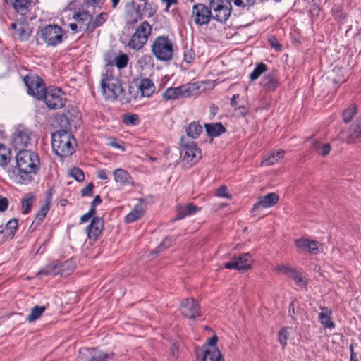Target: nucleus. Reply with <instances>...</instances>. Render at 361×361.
Wrapping results in <instances>:
<instances>
[{
    "label": "nucleus",
    "mask_w": 361,
    "mask_h": 361,
    "mask_svg": "<svg viewBox=\"0 0 361 361\" xmlns=\"http://www.w3.org/2000/svg\"><path fill=\"white\" fill-rule=\"evenodd\" d=\"M102 94L106 100L121 102L126 101L125 90L119 78L118 71L112 63L105 66L100 80Z\"/></svg>",
    "instance_id": "f257e3e1"
},
{
    "label": "nucleus",
    "mask_w": 361,
    "mask_h": 361,
    "mask_svg": "<svg viewBox=\"0 0 361 361\" xmlns=\"http://www.w3.org/2000/svg\"><path fill=\"white\" fill-rule=\"evenodd\" d=\"M16 174L19 183H27L32 180V175L36 173L39 166V159L37 154L30 150H20L16 156Z\"/></svg>",
    "instance_id": "f03ea898"
},
{
    "label": "nucleus",
    "mask_w": 361,
    "mask_h": 361,
    "mask_svg": "<svg viewBox=\"0 0 361 361\" xmlns=\"http://www.w3.org/2000/svg\"><path fill=\"white\" fill-rule=\"evenodd\" d=\"M74 137L66 130H59L51 135V146L55 154L60 157H66L74 152Z\"/></svg>",
    "instance_id": "7ed1b4c3"
},
{
    "label": "nucleus",
    "mask_w": 361,
    "mask_h": 361,
    "mask_svg": "<svg viewBox=\"0 0 361 361\" xmlns=\"http://www.w3.org/2000/svg\"><path fill=\"white\" fill-rule=\"evenodd\" d=\"M173 44L166 36H159L151 45V51L158 61H170L173 54Z\"/></svg>",
    "instance_id": "20e7f679"
},
{
    "label": "nucleus",
    "mask_w": 361,
    "mask_h": 361,
    "mask_svg": "<svg viewBox=\"0 0 361 361\" xmlns=\"http://www.w3.org/2000/svg\"><path fill=\"white\" fill-rule=\"evenodd\" d=\"M152 29L151 25L147 21L142 22L135 29L127 43V46L135 51L140 50L146 44L152 33Z\"/></svg>",
    "instance_id": "39448f33"
},
{
    "label": "nucleus",
    "mask_w": 361,
    "mask_h": 361,
    "mask_svg": "<svg viewBox=\"0 0 361 361\" xmlns=\"http://www.w3.org/2000/svg\"><path fill=\"white\" fill-rule=\"evenodd\" d=\"M231 0H209L212 20L221 24L226 23L231 14Z\"/></svg>",
    "instance_id": "423d86ee"
},
{
    "label": "nucleus",
    "mask_w": 361,
    "mask_h": 361,
    "mask_svg": "<svg viewBox=\"0 0 361 361\" xmlns=\"http://www.w3.org/2000/svg\"><path fill=\"white\" fill-rule=\"evenodd\" d=\"M199 87L196 83H187L176 87H169L162 94L166 100H175L189 97L197 92Z\"/></svg>",
    "instance_id": "0eeeda50"
},
{
    "label": "nucleus",
    "mask_w": 361,
    "mask_h": 361,
    "mask_svg": "<svg viewBox=\"0 0 361 361\" xmlns=\"http://www.w3.org/2000/svg\"><path fill=\"white\" fill-rule=\"evenodd\" d=\"M64 32L56 25H48L40 30V37L47 46L56 47L63 40Z\"/></svg>",
    "instance_id": "6e6552de"
},
{
    "label": "nucleus",
    "mask_w": 361,
    "mask_h": 361,
    "mask_svg": "<svg viewBox=\"0 0 361 361\" xmlns=\"http://www.w3.org/2000/svg\"><path fill=\"white\" fill-rule=\"evenodd\" d=\"M42 100L49 109H59L65 106L66 98L61 88L49 87L45 91Z\"/></svg>",
    "instance_id": "1a4fd4ad"
},
{
    "label": "nucleus",
    "mask_w": 361,
    "mask_h": 361,
    "mask_svg": "<svg viewBox=\"0 0 361 361\" xmlns=\"http://www.w3.org/2000/svg\"><path fill=\"white\" fill-rule=\"evenodd\" d=\"M27 93L37 100H42L47 90L44 80L37 75H27L24 77Z\"/></svg>",
    "instance_id": "9d476101"
},
{
    "label": "nucleus",
    "mask_w": 361,
    "mask_h": 361,
    "mask_svg": "<svg viewBox=\"0 0 361 361\" xmlns=\"http://www.w3.org/2000/svg\"><path fill=\"white\" fill-rule=\"evenodd\" d=\"M212 11L208 6L202 3L195 4L192 7L191 17L194 23L198 26L208 25L212 20Z\"/></svg>",
    "instance_id": "9b49d317"
},
{
    "label": "nucleus",
    "mask_w": 361,
    "mask_h": 361,
    "mask_svg": "<svg viewBox=\"0 0 361 361\" xmlns=\"http://www.w3.org/2000/svg\"><path fill=\"white\" fill-rule=\"evenodd\" d=\"M180 145L184 152L183 160L191 164H196L202 157L201 149L192 141H185L182 137L180 139Z\"/></svg>",
    "instance_id": "f8f14e48"
},
{
    "label": "nucleus",
    "mask_w": 361,
    "mask_h": 361,
    "mask_svg": "<svg viewBox=\"0 0 361 361\" xmlns=\"http://www.w3.org/2000/svg\"><path fill=\"white\" fill-rule=\"evenodd\" d=\"M250 262L251 255L247 252L233 257L231 261L225 263L224 267L228 269L247 270L251 268Z\"/></svg>",
    "instance_id": "ddd939ff"
},
{
    "label": "nucleus",
    "mask_w": 361,
    "mask_h": 361,
    "mask_svg": "<svg viewBox=\"0 0 361 361\" xmlns=\"http://www.w3.org/2000/svg\"><path fill=\"white\" fill-rule=\"evenodd\" d=\"M180 311L186 318L194 319L200 316V308L198 302L193 298H186L181 302Z\"/></svg>",
    "instance_id": "4468645a"
},
{
    "label": "nucleus",
    "mask_w": 361,
    "mask_h": 361,
    "mask_svg": "<svg viewBox=\"0 0 361 361\" xmlns=\"http://www.w3.org/2000/svg\"><path fill=\"white\" fill-rule=\"evenodd\" d=\"M80 355L82 359L87 361H106L107 359L112 358L114 353H106L95 348H83L80 350Z\"/></svg>",
    "instance_id": "2eb2a0df"
},
{
    "label": "nucleus",
    "mask_w": 361,
    "mask_h": 361,
    "mask_svg": "<svg viewBox=\"0 0 361 361\" xmlns=\"http://www.w3.org/2000/svg\"><path fill=\"white\" fill-rule=\"evenodd\" d=\"M142 18L140 6L132 1L126 6L125 20L126 25H131L137 23Z\"/></svg>",
    "instance_id": "dca6fc26"
},
{
    "label": "nucleus",
    "mask_w": 361,
    "mask_h": 361,
    "mask_svg": "<svg viewBox=\"0 0 361 361\" xmlns=\"http://www.w3.org/2000/svg\"><path fill=\"white\" fill-rule=\"evenodd\" d=\"M104 228V221L101 217H93L90 224L87 227L86 232L90 240H97Z\"/></svg>",
    "instance_id": "f3484780"
},
{
    "label": "nucleus",
    "mask_w": 361,
    "mask_h": 361,
    "mask_svg": "<svg viewBox=\"0 0 361 361\" xmlns=\"http://www.w3.org/2000/svg\"><path fill=\"white\" fill-rule=\"evenodd\" d=\"M279 200V196L275 192H270L258 198L253 205L252 210L255 211L259 208H269L274 206Z\"/></svg>",
    "instance_id": "a211bd4d"
},
{
    "label": "nucleus",
    "mask_w": 361,
    "mask_h": 361,
    "mask_svg": "<svg viewBox=\"0 0 361 361\" xmlns=\"http://www.w3.org/2000/svg\"><path fill=\"white\" fill-rule=\"evenodd\" d=\"M92 18V13H90L87 10L85 9H79L78 11L75 12L73 16V19L78 23L79 29L80 31L88 33V30L84 28L83 27H87L89 22Z\"/></svg>",
    "instance_id": "6ab92c4d"
},
{
    "label": "nucleus",
    "mask_w": 361,
    "mask_h": 361,
    "mask_svg": "<svg viewBox=\"0 0 361 361\" xmlns=\"http://www.w3.org/2000/svg\"><path fill=\"white\" fill-rule=\"evenodd\" d=\"M30 142V132L27 130H18L14 135L13 144L16 149L25 150Z\"/></svg>",
    "instance_id": "aec40b11"
},
{
    "label": "nucleus",
    "mask_w": 361,
    "mask_h": 361,
    "mask_svg": "<svg viewBox=\"0 0 361 361\" xmlns=\"http://www.w3.org/2000/svg\"><path fill=\"white\" fill-rule=\"evenodd\" d=\"M11 28L16 31L15 35L22 41L28 39L31 34L29 24L25 21L14 22Z\"/></svg>",
    "instance_id": "412c9836"
},
{
    "label": "nucleus",
    "mask_w": 361,
    "mask_h": 361,
    "mask_svg": "<svg viewBox=\"0 0 361 361\" xmlns=\"http://www.w3.org/2000/svg\"><path fill=\"white\" fill-rule=\"evenodd\" d=\"M319 243L307 238H298L295 240V245L301 251L316 254L319 250Z\"/></svg>",
    "instance_id": "4be33fe9"
},
{
    "label": "nucleus",
    "mask_w": 361,
    "mask_h": 361,
    "mask_svg": "<svg viewBox=\"0 0 361 361\" xmlns=\"http://www.w3.org/2000/svg\"><path fill=\"white\" fill-rule=\"evenodd\" d=\"M200 210V207L192 203H188L186 205H178L177 207V216L173 219V221L180 220L188 216L196 214Z\"/></svg>",
    "instance_id": "5701e85b"
},
{
    "label": "nucleus",
    "mask_w": 361,
    "mask_h": 361,
    "mask_svg": "<svg viewBox=\"0 0 361 361\" xmlns=\"http://www.w3.org/2000/svg\"><path fill=\"white\" fill-rule=\"evenodd\" d=\"M52 197L51 190H49L46 192V196L44 198V203L41 207L40 209L36 214L35 217V221L37 224H41L44 221L46 215L47 214L49 209L50 204Z\"/></svg>",
    "instance_id": "b1692460"
},
{
    "label": "nucleus",
    "mask_w": 361,
    "mask_h": 361,
    "mask_svg": "<svg viewBox=\"0 0 361 361\" xmlns=\"http://www.w3.org/2000/svg\"><path fill=\"white\" fill-rule=\"evenodd\" d=\"M204 128L208 137H216L226 133L225 126L220 122L205 123Z\"/></svg>",
    "instance_id": "393cba45"
},
{
    "label": "nucleus",
    "mask_w": 361,
    "mask_h": 361,
    "mask_svg": "<svg viewBox=\"0 0 361 361\" xmlns=\"http://www.w3.org/2000/svg\"><path fill=\"white\" fill-rule=\"evenodd\" d=\"M109 14L106 12H102L97 15L94 18L92 17L90 22H89L87 27H83L88 30V33L92 32L97 27L102 26L107 20Z\"/></svg>",
    "instance_id": "a878e982"
},
{
    "label": "nucleus",
    "mask_w": 361,
    "mask_h": 361,
    "mask_svg": "<svg viewBox=\"0 0 361 361\" xmlns=\"http://www.w3.org/2000/svg\"><path fill=\"white\" fill-rule=\"evenodd\" d=\"M263 87L266 91L273 92L278 87V78L276 75V72L273 71L269 73L267 75H265L263 78Z\"/></svg>",
    "instance_id": "bb28decb"
},
{
    "label": "nucleus",
    "mask_w": 361,
    "mask_h": 361,
    "mask_svg": "<svg viewBox=\"0 0 361 361\" xmlns=\"http://www.w3.org/2000/svg\"><path fill=\"white\" fill-rule=\"evenodd\" d=\"M139 89L144 97H150L155 91V85L149 78H144L140 81Z\"/></svg>",
    "instance_id": "cd10ccee"
},
{
    "label": "nucleus",
    "mask_w": 361,
    "mask_h": 361,
    "mask_svg": "<svg viewBox=\"0 0 361 361\" xmlns=\"http://www.w3.org/2000/svg\"><path fill=\"white\" fill-rule=\"evenodd\" d=\"M202 130V127L198 121H192L185 127L186 135L192 139L198 138Z\"/></svg>",
    "instance_id": "c85d7f7f"
},
{
    "label": "nucleus",
    "mask_w": 361,
    "mask_h": 361,
    "mask_svg": "<svg viewBox=\"0 0 361 361\" xmlns=\"http://www.w3.org/2000/svg\"><path fill=\"white\" fill-rule=\"evenodd\" d=\"M7 4L13 5L15 10L21 15L26 14L31 4L28 0H6Z\"/></svg>",
    "instance_id": "c756f323"
},
{
    "label": "nucleus",
    "mask_w": 361,
    "mask_h": 361,
    "mask_svg": "<svg viewBox=\"0 0 361 361\" xmlns=\"http://www.w3.org/2000/svg\"><path fill=\"white\" fill-rule=\"evenodd\" d=\"M113 174L115 181L121 185H128L131 183L132 177L130 174L124 169H117Z\"/></svg>",
    "instance_id": "7c9ffc66"
},
{
    "label": "nucleus",
    "mask_w": 361,
    "mask_h": 361,
    "mask_svg": "<svg viewBox=\"0 0 361 361\" xmlns=\"http://www.w3.org/2000/svg\"><path fill=\"white\" fill-rule=\"evenodd\" d=\"M64 264H52L47 266L45 269L41 270L38 274L43 275H58L62 274L63 267H64Z\"/></svg>",
    "instance_id": "2f4dec72"
},
{
    "label": "nucleus",
    "mask_w": 361,
    "mask_h": 361,
    "mask_svg": "<svg viewBox=\"0 0 361 361\" xmlns=\"http://www.w3.org/2000/svg\"><path fill=\"white\" fill-rule=\"evenodd\" d=\"M323 312L319 314V319L324 328L333 329L335 324L331 319V311L327 308H324Z\"/></svg>",
    "instance_id": "473e14b6"
},
{
    "label": "nucleus",
    "mask_w": 361,
    "mask_h": 361,
    "mask_svg": "<svg viewBox=\"0 0 361 361\" xmlns=\"http://www.w3.org/2000/svg\"><path fill=\"white\" fill-rule=\"evenodd\" d=\"M144 215V211L141 204H137L133 209L126 215V222L132 223L140 219Z\"/></svg>",
    "instance_id": "72a5a7b5"
},
{
    "label": "nucleus",
    "mask_w": 361,
    "mask_h": 361,
    "mask_svg": "<svg viewBox=\"0 0 361 361\" xmlns=\"http://www.w3.org/2000/svg\"><path fill=\"white\" fill-rule=\"evenodd\" d=\"M18 220L17 219H12L9 221L7 222L5 227L2 228L0 226V233H4V232H8L7 235L11 238H13L15 235V233L17 231L18 228Z\"/></svg>",
    "instance_id": "f704fd0d"
},
{
    "label": "nucleus",
    "mask_w": 361,
    "mask_h": 361,
    "mask_svg": "<svg viewBox=\"0 0 361 361\" xmlns=\"http://www.w3.org/2000/svg\"><path fill=\"white\" fill-rule=\"evenodd\" d=\"M220 351L216 348H208L204 353L203 361H220Z\"/></svg>",
    "instance_id": "c9c22d12"
},
{
    "label": "nucleus",
    "mask_w": 361,
    "mask_h": 361,
    "mask_svg": "<svg viewBox=\"0 0 361 361\" xmlns=\"http://www.w3.org/2000/svg\"><path fill=\"white\" fill-rule=\"evenodd\" d=\"M46 310L44 306L36 305L30 310V313L27 316V321L32 322L39 319L43 312Z\"/></svg>",
    "instance_id": "e433bc0d"
},
{
    "label": "nucleus",
    "mask_w": 361,
    "mask_h": 361,
    "mask_svg": "<svg viewBox=\"0 0 361 361\" xmlns=\"http://www.w3.org/2000/svg\"><path fill=\"white\" fill-rule=\"evenodd\" d=\"M11 158L10 149L3 144H0V166H6Z\"/></svg>",
    "instance_id": "4c0bfd02"
},
{
    "label": "nucleus",
    "mask_w": 361,
    "mask_h": 361,
    "mask_svg": "<svg viewBox=\"0 0 361 361\" xmlns=\"http://www.w3.org/2000/svg\"><path fill=\"white\" fill-rule=\"evenodd\" d=\"M34 196L32 194H27L21 200L22 213L27 214L31 211L33 204Z\"/></svg>",
    "instance_id": "58836bf2"
},
{
    "label": "nucleus",
    "mask_w": 361,
    "mask_h": 361,
    "mask_svg": "<svg viewBox=\"0 0 361 361\" xmlns=\"http://www.w3.org/2000/svg\"><path fill=\"white\" fill-rule=\"evenodd\" d=\"M267 71V66L264 63H258L253 71L250 74V79L252 81L258 79L260 75Z\"/></svg>",
    "instance_id": "ea45409f"
},
{
    "label": "nucleus",
    "mask_w": 361,
    "mask_h": 361,
    "mask_svg": "<svg viewBox=\"0 0 361 361\" xmlns=\"http://www.w3.org/2000/svg\"><path fill=\"white\" fill-rule=\"evenodd\" d=\"M122 122L126 125L136 126L140 123L139 116L131 113L124 114L122 116Z\"/></svg>",
    "instance_id": "a19ab883"
},
{
    "label": "nucleus",
    "mask_w": 361,
    "mask_h": 361,
    "mask_svg": "<svg viewBox=\"0 0 361 361\" xmlns=\"http://www.w3.org/2000/svg\"><path fill=\"white\" fill-rule=\"evenodd\" d=\"M313 147L317 153L322 157H325L329 154L331 149L330 144L326 143L321 145L317 141H314L313 142Z\"/></svg>",
    "instance_id": "79ce46f5"
},
{
    "label": "nucleus",
    "mask_w": 361,
    "mask_h": 361,
    "mask_svg": "<svg viewBox=\"0 0 361 361\" xmlns=\"http://www.w3.org/2000/svg\"><path fill=\"white\" fill-rule=\"evenodd\" d=\"M357 112V106H350L343 112V119L345 123H349Z\"/></svg>",
    "instance_id": "37998d69"
},
{
    "label": "nucleus",
    "mask_w": 361,
    "mask_h": 361,
    "mask_svg": "<svg viewBox=\"0 0 361 361\" xmlns=\"http://www.w3.org/2000/svg\"><path fill=\"white\" fill-rule=\"evenodd\" d=\"M104 4V0H84L83 5L87 8H92L93 12L96 8L102 9Z\"/></svg>",
    "instance_id": "c03bdc74"
},
{
    "label": "nucleus",
    "mask_w": 361,
    "mask_h": 361,
    "mask_svg": "<svg viewBox=\"0 0 361 361\" xmlns=\"http://www.w3.org/2000/svg\"><path fill=\"white\" fill-rule=\"evenodd\" d=\"M288 327H283L278 332V341L283 348H284L287 345V341L289 336L288 333Z\"/></svg>",
    "instance_id": "a18cd8bd"
},
{
    "label": "nucleus",
    "mask_w": 361,
    "mask_h": 361,
    "mask_svg": "<svg viewBox=\"0 0 361 361\" xmlns=\"http://www.w3.org/2000/svg\"><path fill=\"white\" fill-rule=\"evenodd\" d=\"M128 62V56L125 54H121L115 59L116 69L119 71L120 69L125 68Z\"/></svg>",
    "instance_id": "49530a36"
},
{
    "label": "nucleus",
    "mask_w": 361,
    "mask_h": 361,
    "mask_svg": "<svg viewBox=\"0 0 361 361\" xmlns=\"http://www.w3.org/2000/svg\"><path fill=\"white\" fill-rule=\"evenodd\" d=\"M70 176L78 182H82L85 180V174L83 171L78 167L71 169L70 171Z\"/></svg>",
    "instance_id": "de8ad7c7"
},
{
    "label": "nucleus",
    "mask_w": 361,
    "mask_h": 361,
    "mask_svg": "<svg viewBox=\"0 0 361 361\" xmlns=\"http://www.w3.org/2000/svg\"><path fill=\"white\" fill-rule=\"evenodd\" d=\"M293 269L294 267H292L289 265L281 264L275 268V271L281 272L286 276H288L289 274H291V271H293Z\"/></svg>",
    "instance_id": "09e8293b"
},
{
    "label": "nucleus",
    "mask_w": 361,
    "mask_h": 361,
    "mask_svg": "<svg viewBox=\"0 0 361 361\" xmlns=\"http://www.w3.org/2000/svg\"><path fill=\"white\" fill-rule=\"evenodd\" d=\"M59 126L63 128L62 130H66L68 131L71 128V123L68 118L65 115H61L59 117Z\"/></svg>",
    "instance_id": "8fccbe9b"
},
{
    "label": "nucleus",
    "mask_w": 361,
    "mask_h": 361,
    "mask_svg": "<svg viewBox=\"0 0 361 361\" xmlns=\"http://www.w3.org/2000/svg\"><path fill=\"white\" fill-rule=\"evenodd\" d=\"M195 51L192 49H186L184 51V54H183L184 61L187 63H192L195 59Z\"/></svg>",
    "instance_id": "3c124183"
},
{
    "label": "nucleus",
    "mask_w": 361,
    "mask_h": 361,
    "mask_svg": "<svg viewBox=\"0 0 361 361\" xmlns=\"http://www.w3.org/2000/svg\"><path fill=\"white\" fill-rule=\"evenodd\" d=\"M216 195L219 197H231V195L228 193V189L225 185H221L217 189L216 191Z\"/></svg>",
    "instance_id": "603ef678"
},
{
    "label": "nucleus",
    "mask_w": 361,
    "mask_h": 361,
    "mask_svg": "<svg viewBox=\"0 0 361 361\" xmlns=\"http://www.w3.org/2000/svg\"><path fill=\"white\" fill-rule=\"evenodd\" d=\"M278 161V158L276 157L275 154L273 152L270 156L262 161V164L264 166H271L274 165Z\"/></svg>",
    "instance_id": "864d4df0"
},
{
    "label": "nucleus",
    "mask_w": 361,
    "mask_h": 361,
    "mask_svg": "<svg viewBox=\"0 0 361 361\" xmlns=\"http://www.w3.org/2000/svg\"><path fill=\"white\" fill-rule=\"evenodd\" d=\"M94 187V184L92 183H90L85 188H84L81 190V195L82 196H92Z\"/></svg>",
    "instance_id": "5fc2aeb1"
},
{
    "label": "nucleus",
    "mask_w": 361,
    "mask_h": 361,
    "mask_svg": "<svg viewBox=\"0 0 361 361\" xmlns=\"http://www.w3.org/2000/svg\"><path fill=\"white\" fill-rule=\"evenodd\" d=\"M235 111L238 114V115L242 117L246 116L250 112L249 109L245 106H239L235 107Z\"/></svg>",
    "instance_id": "6e6d98bb"
},
{
    "label": "nucleus",
    "mask_w": 361,
    "mask_h": 361,
    "mask_svg": "<svg viewBox=\"0 0 361 361\" xmlns=\"http://www.w3.org/2000/svg\"><path fill=\"white\" fill-rule=\"evenodd\" d=\"M295 282L300 287H305L307 286V283L306 279L304 278L300 273H299V274L296 277Z\"/></svg>",
    "instance_id": "4d7b16f0"
},
{
    "label": "nucleus",
    "mask_w": 361,
    "mask_h": 361,
    "mask_svg": "<svg viewBox=\"0 0 361 361\" xmlns=\"http://www.w3.org/2000/svg\"><path fill=\"white\" fill-rule=\"evenodd\" d=\"M140 63H144L145 65H151L153 66V59L152 57L149 54L144 55L140 59Z\"/></svg>",
    "instance_id": "13d9d810"
},
{
    "label": "nucleus",
    "mask_w": 361,
    "mask_h": 361,
    "mask_svg": "<svg viewBox=\"0 0 361 361\" xmlns=\"http://www.w3.org/2000/svg\"><path fill=\"white\" fill-rule=\"evenodd\" d=\"M352 135L357 138H361V119L358 121L356 126L353 129Z\"/></svg>",
    "instance_id": "bf43d9fd"
},
{
    "label": "nucleus",
    "mask_w": 361,
    "mask_h": 361,
    "mask_svg": "<svg viewBox=\"0 0 361 361\" xmlns=\"http://www.w3.org/2000/svg\"><path fill=\"white\" fill-rule=\"evenodd\" d=\"M8 206V199L4 197H0V212H4L7 209Z\"/></svg>",
    "instance_id": "052dcab7"
},
{
    "label": "nucleus",
    "mask_w": 361,
    "mask_h": 361,
    "mask_svg": "<svg viewBox=\"0 0 361 361\" xmlns=\"http://www.w3.org/2000/svg\"><path fill=\"white\" fill-rule=\"evenodd\" d=\"M97 176L101 180H107L108 176L106 171L104 169H98L97 171Z\"/></svg>",
    "instance_id": "680f3d73"
},
{
    "label": "nucleus",
    "mask_w": 361,
    "mask_h": 361,
    "mask_svg": "<svg viewBox=\"0 0 361 361\" xmlns=\"http://www.w3.org/2000/svg\"><path fill=\"white\" fill-rule=\"evenodd\" d=\"M288 315L293 320H295V310L294 307V302L292 301L288 307Z\"/></svg>",
    "instance_id": "e2e57ef3"
},
{
    "label": "nucleus",
    "mask_w": 361,
    "mask_h": 361,
    "mask_svg": "<svg viewBox=\"0 0 361 361\" xmlns=\"http://www.w3.org/2000/svg\"><path fill=\"white\" fill-rule=\"evenodd\" d=\"M217 341H218L217 336H213L207 340V343L210 347L209 348H216L215 345L217 343Z\"/></svg>",
    "instance_id": "0e129e2a"
},
{
    "label": "nucleus",
    "mask_w": 361,
    "mask_h": 361,
    "mask_svg": "<svg viewBox=\"0 0 361 361\" xmlns=\"http://www.w3.org/2000/svg\"><path fill=\"white\" fill-rule=\"evenodd\" d=\"M269 42H271L272 47H274L276 51L281 50V45L276 40L274 37H273V39H269Z\"/></svg>",
    "instance_id": "69168bd1"
},
{
    "label": "nucleus",
    "mask_w": 361,
    "mask_h": 361,
    "mask_svg": "<svg viewBox=\"0 0 361 361\" xmlns=\"http://www.w3.org/2000/svg\"><path fill=\"white\" fill-rule=\"evenodd\" d=\"M102 198L99 195H97L94 197L93 201L91 202V206L97 207V205L102 203Z\"/></svg>",
    "instance_id": "338daca9"
},
{
    "label": "nucleus",
    "mask_w": 361,
    "mask_h": 361,
    "mask_svg": "<svg viewBox=\"0 0 361 361\" xmlns=\"http://www.w3.org/2000/svg\"><path fill=\"white\" fill-rule=\"evenodd\" d=\"M69 27L74 32H81L80 30L79 29V25H78V23H70L69 24Z\"/></svg>",
    "instance_id": "774afa93"
}]
</instances>
